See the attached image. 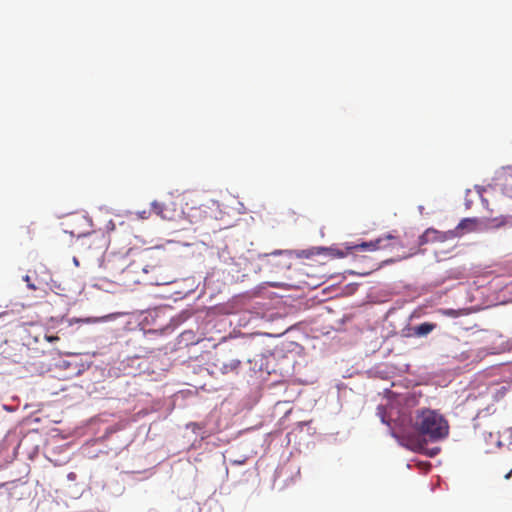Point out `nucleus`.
Returning a JSON list of instances; mask_svg holds the SVG:
<instances>
[{
    "label": "nucleus",
    "instance_id": "14",
    "mask_svg": "<svg viewBox=\"0 0 512 512\" xmlns=\"http://www.w3.org/2000/svg\"><path fill=\"white\" fill-rule=\"evenodd\" d=\"M149 215H150V212L145 211V210L138 213V217L141 219H147L149 217Z\"/></svg>",
    "mask_w": 512,
    "mask_h": 512
},
{
    "label": "nucleus",
    "instance_id": "13",
    "mask_svg": "<svg viewBox=\"0 0 512 512\" xmlns=\"http://www.w3.org/2000/svg\"><path fill=\"white\" fill-rule=\"evenodd\" d=\"M24 281L27 283V286H28L29 289H31V290H37L38 289V286L35 283L31 282V279H30L29 275H26L24 277Z\"/></svg>",
    "mask_w": 512,
    "mask_h": 512
},
{
    "label": "nucleus",
    "instance_id": "2",
    "mask_svg": "<svg viewBox=\"0 0 512 512\" xmlns=\"http://www.w3.org/2000/svg\"><path fill=\"white\" fill-rule=\"evenodd\" d=\"M147 263L143 266L145 273L152 272L151 283L156 285L168 284L171 282L170 276L167 275L168 262L166 253L163 250H150L146 254Z\"/></svg>",
    "mask_w": 512,
    "mask_h": 512
},
{
    "label": "nucleus",
    "instance_id": "12",
    "mask_svg": "<svg viewBox=\"0 0 512 512\" xmlns=\"http://www.w3.org/2000/svg\"><path fill=\"white\" fill-rule=\"evenodd\" d=\"M72 223L78 226H89L90 220L86 216L78 215L72 219Z\"/></svg>",
    "mask_w": 512,
    "mask_h": 512
},
{
    "label": "nucleus",
    "instance_id": "16",
    "mask_svg": "<svg viewBox=\"0 0 512 512\" xmlns=\"http://www.w3.org/2000/svg\"><path fill=\"white\" fill-rule=\"evenodd\" d=\"M511 477H512V470H511V471H509L507 474H505V478H506V479H509V478H511Z\"/></svg>",
    "mask_w": 512,
    "mask_h": 512
},
{
    "label": "nucleus",
    "instance_id": "3",
    "mask_svg": "<svg viewBox=\"0 0 512 512\" xmlns=\"http://www.w3.org/2000/svg\"><path fill=\"white\" fill-rule=\"evenodd\" d=\"M456 237H459V234L456 231L449 230L447 232H440L433 228H428L419 237V245H424L429 242H445Z\"/></svg>",
    "mask_w": 512,
    "mask_h": 512
},
{
    "label": "nucleus",
    "instance_id": "7",
    "mask_svg": "<svg viewBox=\"0 0 512 512\" xmlns=\"http://www.w3.org/2000/svg\"><path fill=\"white\" fill-rule=\"evenodd\" d=\"M502 192L512 198V166L503 170L499 176Z\"/></svg>",
    "mask_w": 512,
    "mask_h": 512
},
{
    "label": "nucleus",
    "instance_id": "9",
    "mask_svg": "<svg viewBox=\"0 0 512 512\" xmlns=\"http://www.w3.org/2000/svg\"><path fill=\"white\" fill-rule=\"evenodd\" d=\"M436 328V324L424 322L418 326L413 327V335L423 337L431 333Z\"/></svg>",
    "mask_w": 512,
    "mask_h": 512
},
{
    "label": "nucleus",
    "instance_id": "8",
    "mask_svg": "<svg viewBox=\"0 0 512 512\" xmlns=\"http://www.w3.org/2000/svg\"><path fill=\"white\" fill-rule=\"evenodd\" d=\"M487 227L491 229L512 228V215H501L487 220Z\"/></svg>",
    "mask_w": 512,
    "mask_h": 512
},
{
    "label": "nucleus",
    "instance_id": "5",
    "mask_svg": "<svg viewBox=\"0 0 512 512\" xmlns=\"http://www.w3.org/2000/svg\"><path fill=\"white\" fill-rule=\"evenodd\" d=\"M387 240H395V237L389 234L384 238H378L373 241L362 242L360 244L354 245L353 247H351V249L354 251H376L379 249L386 248L387 245H384L383 242Z\"/></svg>",
    "mask_w": 512,
    "mask_h": 512
},
{
    "label": "nucleus",
    "instance_id": "1",
    "mask_svg": "<svg viewBox=\"0 0 512 512\" xmlns=\"http://www.w3.org/2000/svg\"><path fill=\"white\" fill-rule=\"evenodd\" d=\"M412 427L425 440L436 442L448 436L447 420L435 410L418 409L411 419Z\"/></svg>",
    "mask_w": 512,
    "mask_h": 512
},
{
    "label": "nucleus",
    "instance_id": "4",
    "mask_svg": "<svg viewBox=\"0 0 512 512\" xmlns=\"http://www.w3.org/2000/svg\"><path fill=\"white\" fill-rule=\"evenodd\" d=\"M213 366L218 369L223 375L227 374H238L239 369L241 367L240 359H216V362Z\"/></svg>",
    "mask_w": 512,
    "mask_h": 512
},
{
    "label": "nucleus",
    "instance_id": "6",
    "mask_svg": "<svg viewBox=\"0 0 512 512\" xmlns=\"http://www.w3.org/2000/svg\"><path fill=\"white\" fill-rule=\"evenodd\" d=\"M152 212L163 220H174L176 211L165 203L154 201L151 203Z\"/></svg>",
    "mask_w": 512,
    "mask_h": 512
},
{
    "label": "nucleus",
    "instance_id": "10",
    "mask_svg": "<svg viewBox=\"0 0 512 512\" xmlns=\"http://www.w3.org/2000/svg\"><path fill=\"white\" fill-rule=\"evenodd\" d=\"M476 219H472V218H465L463 220L460 221V223L457 225V227L453 230V231H456L459 236H461V231L463 230H466V231H472L474 230L475 226H476Z\"/></svg>",
    "mask_w": 512,
    "mask_h": 512
},
{
    "label": "nucleus",
    "instance_id": "15",
    "mask_svg": "<svg viewBox=\"0 0 512 512\" xmlns=\"http://www.w3.org/2000/svg\"><path fill=\"white\" fill-rule=\"evenodd\" d=\"M58 339H59V338H58L57 336H49V337H47V340H48L49 342H53V341H56V340H58Z\"/></svg>",
    "mask_w": 512,
    "mask_h": 512
},
{
    "label": "nucleus",
    "instance_id": "11",
    "mask_svg": "<svg viewBox=\"0 0 512 512\" xmlns=\"http://www.w3.org/2000/svg\"><path fill=\"white\" fill-rule=\"evenodd\" d=\"M69 233L72 235V236H75V237H86V236H92V235H95L96 237L100 236L101 237V240L104 242L105 241V235L103 232L99 231V232H96V231H93L92 233L90 231H86V230H80L76 227H73Z\"/></svg>",
    "mask_w": 512,
    "mask_h": 512
}]
</instances>
